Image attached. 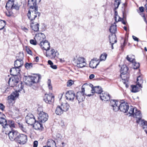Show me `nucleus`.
<instances>
[{
	"mask_svg": "<svg viewBox=\"0 0 147 147\" xmlns=\"http://www.w3.org/2000/svg\"><path fill=\"white\" fill-rule=\"evenodd\" d=\"M110 106L113 111L117 112L119 110L124 113L128 112L130 115L134 113V108L132 106L129 107L125 102H121L114 100H110Z\"/></svg>",
	"mask_w": 147,
	"mask_h": 147,
	"instance_id": "f257e3e1",
	"label": "nucleus"
},
{
	"mask_svg": "<svg viewBox=\"0 0 147 147\" xmlns=\"http://www.w3.org/2000/svg\"><path fill=\"white\" fill-rule=\"evenodd\" d=\"M18 86V88L19 87L20 89L17 90H16L15 92H13L8 97V103L10 105H12L15 102L14 100L16 99V98L18 97L19 96L18 92H20L23 90V92H24V90L23 89V86L22 84H19Z\"/></svg>",
	"mask_w": 147,
	"mask_h": 147,
	"instance_id": "f03ea898",
	"label": "nucleus"
},
{
	"mask_svg": "<svg viewBox=\"0 0 147 147\" xmlns=\"http://www.w3.org/2000/svg\"><path fill=\"white\" fill-rule=\"evenodd\" d=\"M25 81L26 84L31 86L33 84L39 82L40 77L39 76H28L25 77Z\"/></svg>",
	"mask_w": 147,
	"mask_h": 147,
	"instance_id": "7ed1b4c3",
	"label": "nucleus"
},
{
	"mask_svg": "<svg viewBox=\"0 0 147 147\" xmlns=\"http://www.w3.org/2000/svg\"><path fill=\"white\" fill-rule=\"evenodd\" d=\"M40 15V13L38 11V9H30L28 11L27 16L31 22H33V20H34L38 16V18H39Z\"/></svg>",
	"mask_w": 147,
	"mask_h": 147,
	"instance_id": "20e7f679",
	"label": "nucleus"
},
{
	"mask_svg": "<svg viewBox=\"0 0 147 147\" xmlns=\"http://www.w3.org/2000/svg\"><path fill=\"white\" fill-rule=\"evenodd\" d=\"M18 83L19 79L17 77H11L9 79L8 81L9 85L11 87H16V88L18 87V89L16 90L20 89L19 87L18 88V85L21 84H22V83H21L20 84H18V86H17Z\"/></svg>",
	"mask_w": 147,
	"mask_h": 147,
	"instance_id": "39448f33",
	"label": "nucleus"
},
{
	"mask_svg": "<svg viewBox=\"0 0 147 147\" xmlns=\"http://www.w3.org/2000/svg\"><path fill=\"white\" fill-rule=\"evenodd\" d=\"M27 141V136L23 134H19L16 138V141L21 145H24L26 143Z\"/></svg>",
	"mask_w": 147,
	"mask_h": 147,
	"instance_id": "423d86ee",
	"label": "nucleus"
},
{
	"mask_svg": "<svg viewBox=\"0 0 147 147\" xmlns=\"http://www.w3.org/2000/svg\"><path fill=\"white\" fill-rule=\"evenodd\" d=\"M38 118L39 121L42 123H45L48 118V116L46 113L43 111H40L38 112Z\"/></svg>",
	"mask_w": 147,
	"mask_h": 147,
	"instance_id": "0eeeda50",
	"label": "nucleus"
},
{
	"mask_svg": "<svg viewBox=\"0 0 147 147\" xmlns=\"http://www.w3.org/2000/svg\"><path fill=\"white\" fill-rule=\"evenodd\" d=\"M26 122L29 125H32L36 121L34 115L32 114H28L26 117Z\"/></svg>",
	"mask_w": 147,
	"mask_h": 147,
	"instance_id": "6e6552de",
	"label": "nucleus"
},
{
	"mask_svg": "<svg viewBox=\"0 0 147 147\" xmlns=\"http://www.w3.org/2000/svg\"><path fill=\"white\" fill-rule=\"evenodd\" d=\"M88 85H89V86L91 88V92L93 94L96 93L100 94L103 91L102 90V88L99 86H94L91 84H88Z\"/></svg>",
	"mask_w": 147,
	"mask_h": 147,
	"instance_id": "1a4fd4ad",
	"label": "nucleus"
},
{
	"mask_svg": "<svg viewBox=\"0 0 147 147\" xmlns=\"http://www.w3.org/2000/svg\"><path fill=\"white\" fill-rule=\"evenodd\" d=\"M38 2L36 0H28V6L29 7L30 10L38 9V7L37 3Z\"/></svg>",
	"mask_w": 147,
	"mask_h": 147,
	"instance_id": "9d476101",
	"label": "nucleus"
},
{
	"mask_svg": "<svg viewBox=\"0 0 147 147\" xmlns=\"http://www.w3.org/2000/svg\"><path fill=\"white\" fill-rule=\"evenodd\" d=\"M92 95L91 94L86 95V94H83L80 92H77L76 96V99L78 100L79 103H80V102H82L84 100L86 96H90Z\"/></svg>",
	"mask_w": 147,
	"mask_h": 147,
	"instance_id": "9b49d317",
	"label": "nucleus"
},
{
	"mask_svg": "<svg viewBox=\"0 0 147 147\" xmlns=\"http://www.w3.org/2000/svg\"><path fill=\"white\" fill-rule=\"evenodd\" d=\"M77 66L79 68H82L85 67L86 63L84 58L80 57L77 58L76 61Z\"/></svg>",
	"mask_w": 147,
	"mask_h": 147,
	"instance_id": "f8f14e48",
	"label": "nucleus"
},
{
	"mask_svg": "<svg viewBox=\"0 0 147 147\" xmlns=\"http://www.w3.org/2000/svg\"><path fill=\"white\" fill-rule=\"evenodd\" d=\"M19 133L16 131L12 130L9 131L8 133V136L10 140L12 141L16 140V138L18 135Z\"/></svg>",
	"mask_w": 147,
	"mask_h": 147,
	"instance_id": "ddd939ff",
	"label": "nucleus"
},
{
	"mask_svg": "<svg viewBox=\"0 0 147 147\" xmlns=\"http://www.w3.org/2000/svg\"><path fill=\"white\" fill-rule=\"evenodd\" d=\"M65 97L67 100L73 101L76 96L74 92L72 90H69L66 93Z\"/></svg>",
	"mask_w": 147,
	"mask_h": 147,
	"instance_id": "4468645a",
	"label": "nucleus"
},
{
	"mask_svg": "<svg viewBox=\"0 0 147 147\" xmlns=\"http://www.w3.org/2000/svg\"><path fill=\"white\" fill-rule=\"evenodd\" d=\"M40 45L42 49L46 51H48L50 49V43L47 40H45L44 41H41Z\"/></svg>",
	"mask_w": 147,
	"mask_h": 147,
	"instance_id": "2eb2a0df",
	"label": "nucleus"
},
{
	"mask_svg": "<svg viewBox=\"0 0 147 147\" xmlns=\"http://www.w3.org/2000/svg\"><path fill=\"white\" fill-rule=\"evenodd\" d=\"M43 100L46 103L50 104L54 101V97L51 94H46Z\"/></svg>",
	"mask_w": 147,
	"mask_h": 147,
	"instance_id": "dca6fc26",
	"label": "nucleus"
},
{
	"mask_svg": "<svg viewBox=\"0 0 147 147\" xmlns=\"http://www.w3.org/2000/svg\"><path fill=\"white\" fill-rule=\"evenodd\" d=\"M99 96L100 99L102 100L108 101L110 99V97L109 94L102 91L100 93Z\"/></svg>",
	"mask_w": 147,
	"mask_h": 147,
	"instance_id": "f3484780",
	"label": "nucleus"
},
{
	"mask_svg": "<svg viewBox=\"0 0 147 147\" xmlns=\"http://www.w3.org/2000/svg\"><path fill=\"white\" fill-rule=\"evenodd\" d=\"M109 42L111 44L112 49H113V45L117 42V38L115 34H112L109 36Z\"/></svg>",
	"mask_w": 147,
	"mask_h": 147,
	"instance_id": "a211bd4d",
	"label": "nucleus"
},
{
	"mask_svg": "<svg viewBox=\"0 0 147 147\" xmlns=\"http://www.w3.org/2000/svg\"><path fill=\"white\" fill-rule=\"evenodd\" d=\"M20 71V69L19 68L16 67H15L11 68L10 70L11 74L15 76L19 75Z\"/></svg>",
	"mask_w": 147,
	"mask_h": 147,
	"instance_id": "6ab92c4d",
	"label": "nucleus"
},
{
	"mask_svg": "<svg viewBox=\"0 0 147 147\" xmlns=\"http://www.w3.org/2000/svg\"><path fill=\"white\" fill-rule=\"evenodd\" d=\"M120 77L121 78L122 82L123 84L125 85L126 88H128L129 85H128L129 79V76L127 77V75L121 74Z\"/></svg>",
	"mask_w": 147,
	"mask_h": 147,
	"instance_id": "aec40b11",
	"label": "nucleus"
},
{
	"mask_svg": "<svg viewBox=\"0 0 147 147\" xmlns=\"http://www.w3.org/2000/svg\"><path fill=\"white\" fill-rule=\"evenodd\" d=\"M137 123L140 124L143 127V128L145 131V129L147 130V122L144 120H141V118L139 117V120L136 121Z\"/></svg>",
	"mask_w": 147,
	"mask_h": 147,
	"instance_id": "412c9836",
	"label": "nucleus"
},
{
	"mask_svg": "<svg viewBox=\"0 0 147 147\" xmlns=\"http://www.w3.org/2000/svg\"><path fill=\"white\" fill-rule=\"evenodd\" d=\"M32 125L34 129L37 130H42L43 128L42 124L38 121H36Z\"/></svg>",
	"mask_w": 147,
	"mask_h": 147,
	"instance_id": "4be33fe9",
	"label": "nucleus"
},
{
	"mask_svg": "<svg viewBox=\"0 0 147 147\" xmlns=\"http://www.w3.org/2000/svg\"><path fill=\"white\" fill-rule=\"evenodd\" d=\"M48 53V54H47V56L51 57V58L53 59L55 58L56 56V52L55 51V50L54 49H52L50 51H47L46 53Z\"/></svg>",
	"mask_w": 147,
	"mask_h": 147,
	"instance_id": "5701e85b",
	"label": "nucleus"
},
{
	"mask_svg": "<svg viewBox=\"0 0 147 147\" xmlns=\"http://www.w3.org/2000/svg\"><path fill=\"white\" fill-rule=\"evenodd\" d=\"M3 116H5L4 115ZM2 116L3 115L0 116V124L4 128H6L7 122L4 117H2Z\"/></svg>",
	"mask_w": 147,
	"mask_h": 147,
	"instance_id": "b1692460",
	"label": "nucleus"
},
{
	"mask_svg": "<svg viewBox=\"0 0 147 147\" xmlns=\"http://www.w3.org/2000/svg\"><path fill=\"white\" fill-rule=\"evenodd\" d=\"M109 30L110 32L112 34H115V33L117 31V25L115 22L111 25Z\"/></svg>",
	"mask_w": 147,
	"mask_h": 147,
	"instance_id": "393cba45",
	"label": "nucleus"
},
{
	"mask_svg": "<svg viewBox=\"0 0 147 147\" xmlns=\"http://www.w3.org/2000/svg\"><path fill=\"white\" fill-rule=\"evenodd\" d=\"M30 27L32 30L34 31L37 32L38 31L39 29V24L36 23L35 24L33 22H31L30 23Z\"/></svg>",
	"mask_w": 147,
	"mask_h": 147,
	"instance_id": "a878e982",
	"label": "nucleus"
},
{
	"mask_svg": "<svg viewBox=\"0 0 147 147\" xmlns=\"http://www.w3.org/2000/svg\"><path fill=\"white\" fill-rule=\"evenodd\" d=\"M24 64L23 60H16L14 62V66L16 67L20 68Z\"/></svg>",
	"mask_w": 147,
	"mask_h": 147,
	"instance_id": "bb28decb",
	"label": "nucleus"
},
{
	"mask_svg": "<svg viewBox=\"0 0 147 147\" xmlns=\"http://www.w3.org/2000/svg\"><path fill=\"white\" fill-rule=\"evenodd\" d=\"M13 3V0H9L6 3L5 6L6 9L7 10L10 9H12Z\"/></svg>",
	"mask_w": 147,
	"mask_h": 147,
	"instance_id": "cd10ccee",
	"label": "nucleus"
},
{
	"mask_svg": "<svg viewBox=\"0 0 147 147\" xmlns=\"http://www.w3.org/2000/svg\"><path fill=\"white\" fill-rule=\"evenodd\" d=\"M56 145L55 141L51 139L48 140L47 142V145L48 147H56Z\"/></svg>",
	"mask_w": 147,
	"mask_h": 147,
	"instance_id": "c85d7f7f",
	"label": "nucleus"
},
{
	"mask_svg": "<svg viewBox=\"0 0 147 147\" xmlns=\"http://www.w3.org/2000/svg\"><path fill=\"white\" fill-rule=\"evenodd\" d=\"M134 108V109H135V113H134L131 115H133L134 116V115H135V116H136V117L138 119L137 120V121L139 120V117L141 118V120H142L141 119L142 117L140 111L139 110H138L136 108Z\"/></svg>",
	"mask_w": 147,
	"mask_h": 147,
	"instance_id": "c756f323",
	"label": "nucleus"
},
{
	"mask_svg": "<svg viewBox=\"0 0 147 147\" xmlns=\"http://www.w3.org/2000/svg\"><path fill=\"white\" fill-rule=\"evenodd\" d=\"M128 69V67L126 65H123L121 67L120 70L121 74H126Z\"/></svg>",
	"mask_w": 147,
	"mask_h": 147,
	"instance_id": "7c9ffc66",
	"label": "nucleus"
},
{
	"mask_svg": "<svg viewBox=\"0 0 147 147\" xmlns=\"http://www.w3.org/2000/svg\"><path fill=\"white\" fill-rule=\"evenodd\" d=\"M143 82V81L141 76H138L137 79V85H138L139 87L142 88V84Z\"/></svg>",
	"mask_w": 147,
	"mask_h": 147,
	"instance_id": "2f4dec72",
	"label": "nucleus"
},
{
	"mask_svg": "<svg viewBox=\"0 0 147 147\" xmlns=\"http://www.w3.org/2000/svg\"><path fill=\"white\" fill-rule=\"evenodd\" d=\"M99 63V62L97 63L96 62L94 61V59H92L90 63L89 67L93 69L96 68Z\"/></svg>",
	"mask_w": 147,
	"mask_h": 147,
	"instance_id": "473e14b6",
	"label": "nucleus"
},
{
	"mask_svg": "<svg viewBox=\"0 0 147 147\" xmlns=\"http://www.w3.org/2000/svg\"><path fill=\"white\" fill-rule=\"evenodd\" d=\"M61 106L63 112L67 111L70 107L69 104L67 103L62 104Z\"/></svg>",
	"mask_w": 147,
	"mask_h": 147,
	"instance_id": "72a5a7b5",
	"label": "nucleus"
},
{
	"mask_svg": "<svg viewBox=\"0 0 147 147\" xmlns=\"http://www.w3.org/2000/svg\"><path fill=\"white\" fill-rule=\"evenodd\" d=\"M15 124L14 122L12 120H9L7 123L6 127L10 128L15 127Z\"/></svg>",
	"mask_w": 147,
	"mask_h": 147,
	"instance_id": "f704fd0d",
	"label": "nucleus"
},
{
	"mask_svg": "<svg viewBox=\"0 0 147 147\" xmlns=\"http://www.w3.org/2000/svg\"><path fill=\"white\" fill-rule=\"evenodd\" d=\"M63 111L61 106H57L55 110L56 114L58 115H60L63 113Z\"/></svg>",
	"mask_w": 147,
	"mask_h": 147,
	"instance_id": "c9c22d12",
	"label": "nucleus"
},
{
	"mask_svg": "<svg viewBox=\"0 0 147 147\" xmlns=\"http://www.w3.org/2000/svg\"><path fill=\"white\" fill-rule=\"evenodd\" d=\"M18 126L22 131L25 133L26 132L27 130L26 128L25 125H24L22 123H18Z\"/></svg>",
	"mask_w": 147,
	"mask_h": 147,
	"instance_id": "e433bc0d",
	"label": "nucleus"
},
{
	"mask_svg": "<svg viewBox=\"0 0 147 147\" xmlns=\"http://www.w3.org/2000/svg\"><path fill=\"white\" fill-rule=\"evenodd\" d=\"M9 88L8 86L6 85H3L2 86L1 88V91L3 93L7 92L9 91Z\"/></svg>",
	"mask_w": 147,
	"mask_h": 147,
	"instance_id": "4c0bfd02",
	"label": "nucleus"
},
{
	"mask_svg": "<svg viewBox=\"0 0 147 147\" xmlns=\"http://www.w3.org/2000/svg\"><path fill=\"white\" fill-rule=\"evenodd\" d=\"M6 25V22L5 20H0V30L3 29Z\"/></svg>",
	"mask_w": 147,
	"mask_h": 147,
	"instance_id": "58836bf2",
	"label": "nucleus"
},
{
	"mask_svg": "<svg viewBox=\"0 0 147 147\" xmlns=\"http://www.w3.org/2000/svg\"><path fill=\"white\" fill-rule=\"evenodd\" d=\"M131 87L132 89L131 90L133 92H136L139 91V88L136 85H132Z\"/></svg>",
	"mask_w": 147,
	"mask_h": 147,
	"instance_id": "ea45409f",
	"label": "nucleus"
},
{
	"mask_svg": "<svg viewBox=\"0 0 147 147\" xmlns=\"http://www.w3.org/2000/svg\"><path fill=\"white\" fill-rule=\"evenodd\" d=\"M24 55L23 53H20L16 56V60H23Z\"/></svg>",
	"mask_w": 147,
	"mask_h": 147,
	"instance_id": "a19ab883",
	"label": "nucleus"
},
{
	"mask_svg": "<svg viewBox=\"0 0 147 147\" xmlns=\"http://www.w3.org/2000/svg\"><path fill=\"white\" fill-rule=\"evenodd\" d=\"M88 86H89V85H88V84H84L82 87L81 91L79 92H80L81 93H82L83 94H86L84 93V92L85 91V88L87 87Z\"/></svg>",
	"mask_w": 147,
	"mask_h": 147,
	"instance_id": "79ce46f5",
	"label": "nucleus"
},
{
	"mask_svg": "<svg viewBox=\"0 0 147 147\" xmlns=\"http://www.w3.org/2000/svg\"><path fill=\"white\" fill-rule=\"evenodd\" d=\"M107 56V54L105 53L102 54L100 57V61H105L106 59Z\"/></svg>",
	"mask_w": 147,
	"mask_h": 147,
	"instance_id": "37998d69",
	"label": "nucleus"
},
{
	"mask_svg": "<svg viewBox=\"0 0 147 147\" xmlns=\"http://www.w3.org/2000/svg\"><path fill=\"white\" fill-rule=\"evenodd\" d=\"M120 0H115L114 5L115 7V9H117L121 3Z\"/></svg>",
	"mask_w": 147,
	"mask_h": 147,
	"instance_id": "c03bdc74",
	"label": "nucleus"
},
{
	"mask_svg": "<svg viewBox=\"0 0 147 147\" xmlns=\"http://www.w3.org/2000/svg\"><path fill=\"white\" fill-rule=\"evenodd\" d=\"M48 63L50 65L51 68L54 69H57V66L56 65H54L53 62L51 60H49L48 61Z\"/></svg>",
	"mask_w": 147,
	"mask_h": 147,
	"instance_id": "a18cd8bd",
	"label": "nucleus"
},
{
	"mask_svg": "<svg viewBox=\"0 0 147 147\" xmlns=\"http://www.w3.org/2000/svg\"><path fill=\"white\" fill-rule=\"evenodd\" d=\"M20 5L18 3L14 4L13 3L12 9H15L17 10H19L20 9Z\"/></svg>",
	"mask_w": 147,
	"mask_h": 147,
	"instance_id": "49530a36",
	"label": "nucleus"
},
{
	"mask_svg": "<svg viewBox=\"0 0 147 147\" xmlns=\"http://www.w3.org/2000/svg\"><path fill=\"white\" fill-rule=\"evenodd\" d=\"M126 59L127 61L133 63L135 61V59L132 58L130 55H127L126 57Z\"/></svg>",
	"mask_w": 147,
	"mask_h": 147,
	"instance_id": "de8ad7c7",
	"label": "nucleus"
},
{
	"mask_svg": "<svg viewBox=\"0 0 147 147\" xmlns=\"http://www.w3.org/2000/svg\"><path fill=\"white\" fill-rule=\"evenodd\" d=\"M32 65L33 64L31 63H26L25 64V67L27 69H28L32 67Z\"/></svg>",
	"mask_w": 147,
	"mask_h": 147,
	"instance_id": "09e8293b",
	"label": "nucleus"
},
{
	"mask_svg": "<svg viewBox=\"0 0 147 147\" xmlns=\"http://www.w3.org/2000/svg\"><path fill=\"white\" fill-rule=\"evenodd\" d=\"M133 65H134V68L135 69H137L139 68L140 67V64L139 63H137L134 61V62Z\"/></svg>",
	"mask_w": 147,
	"mask_h": 147,
	"instance_id": "8fccbe9b",
	"label": "nucleus"
},
{
	"mask_svg": "<svg viewBox=\"0 0 147 147\" xmlns=\"http://www.w3.org/2000/svg\"><path fill=\"white\" fill-rule=\"evenodd\" d=\"M73 83V81L72 80H68L67 82V86L68 87L71 86Z\"/></svg>",
	"mask_w": 147,
	"mask_h": 147,
	"instance_id": "3c124183",
	"label": "nucleus"
},
{
	"mask_svg": "<svg viewBox=\"0 0 147 147\" xmlns=\"http://www.w3.org/2000/svg\"><path fill=\"white\" fill-rule=\"evenodd\" d=\"M30 44L34 45H36L37 44V42L36 41V40H34L33 39L31 40H30Z\"/></svg>",
	"mask_w": 147,
	"mask_h": 147,
	"instance_id": "603ef678",
	"label": "nucleus"
},
{
	"mask_svg": "<svg viewBox=\"0 0 147 147\" xmlns=\"http://www.w3.org/2000/svg\"><path fill=\"white\" fill-rule=\"evenodd\" d=\"M5 108V106L2 103H0V109L3 111Z\"/></svg>",
	"mask_w": 147,
	"mask_h": 147,
	"instance_id": "864d4df0",
	"label": "nucleus"
},
{
	"mask_svg": "<svg viewBox=\"0 0 147 147\" xmlns=\"http://www.w3.org/2000/svg\"><path fill=\"white\" fill-rule=\"evenodd\" d=\"M38 36H39V37H42L43 39L45 38H46L45 35L43 33H38Z\"/></svg>",
	"mask_w": 147,
	"mask_h": 147,
	"instance_id": "5fc2aeb1",
	"label": "nucleus"
},
{
	"mask_svg": "<svg viewBox=\"0 0 147 147\" xmlns=\"http://www.w3.org/2000/svg\"><path fill=\"white\" fill-rule=\"evenodd\" d=\"M118 16L117 11H115L114 18L116 22H117V16L118 17Z\"/></svg>",
	"mask_w": 147,
	"mask_h": 147,
	"instance_id": "6e6d98bb",
	"label": "nucleus"
},
{
	"mask_svg": "<svg viewBox=\"0 0 147 147\" xmlns=\"http://www.w3.org/2000/svg\"><path fill=\"white\" fill-rule=\"evenodd\" d=\"M26 51L27 53L30 55H32V52L28 48H26Z\"/></svg>",
	"mask_w": 147,
	"mask_h": 147,
	"instance_id": "4d7b16f0",
	"label": "nucleus"
},
{
	"mask_svg": "<svg viewBox=\"0 0 147 147\" xmlns=\"http://www.w3.org/2000/svg\"><path fill=\"white\" fill-rule=\"evenodd\" d=\"M38 145V142L35 141L33 143V147H37Z\"/></svg>",
	"mask_w": 147,
	"mask_h": 147,
	"instance_id": "13d9d810",
	"label": "nucleus"
},
{
	"mask_svg": "<svg viewBox=\"0 0 147 147\" xmlns=\"http://www.w3.org/2000/svg\"><path fill=\"white\" fill-rule=\"evenodd\" d=\"M132 38L135 41H136L138 42L139 39L138 38L135 36H133Z\"/></svg>",
	"mask_w": 147,
	"mask_h": 147,
	"instance_id": "bf43d9fd",
	"label": "nucleus"
},
{
	"mask_svg": "<svg viewBox=\"0 0 147 147\" xmlns=\"http://www.w3.org/2000/svg\"><path fill=\"white\" fill-rule=\"evenodd\" d=\"M118 17V19L117 20V22H116L115 21V23H117V22H119V21H121L122 20V19H123V18H122L121 17H120L119 16H118V17Z\"/></svg>",
	"mask_w": 147,
	"mask_h": 147,
	"instance_id": "052dcab7",
	"label": "nucleus"
},
{
	"mask_svg": "<svg viewBox=\"0 0 147 147\" xmlns=\"http://www.w3.org/2000/svg\"><path fill=\"white\" fill-rule=\"evenodd\" d=\"M139 9L140 11L141 12H143L144 11V8L143 7H139Z\"/></svg>",
	"mask_w": 147,
	"mask_h": 147,
	"instance_id": "680f3d73",
	"label": "nucleus"
},
{
	"mask_svg": "<svg viewBox=\"0 0 147 147\" xmlns=\"http://www.w3.org/2000/svg\"><path fill=\"white\" fill-rule=\"evenodd\" d=\"M94 77V75L93 74H91L89 77L90 79H92Z\"/></svg>",
	"mask_w": 147,
	"mask_h": 147,
	"instance_id": "e2e57ef3",
	"label": "nucleus"
},
{
	"mask_svg": "<svg viewBox=\"0 0 147 147\" xmlns=\"http://www.w3.org/2000/svg\"><path fill=\"white\" fill-rule=\"evenodd\" d=\"M125 40H124V41H123V45H121V49H122L124 47L125 45Z\"/></svg>",
	"mask_w": 147,
	"mask_h": 147,
	"instance_id": "0e129e2a",
	"label": "nucleus"
},
{
	"mask_svg": "<svg viewBox=\"0 0 147 147\" xmlns=\"http://www.w3.org/2000/svg\"><path fill=\"white\" fill-rule=\"evenodd\" d=\"M61 123H60V125L62 126L63 127V126H64V122L63 121H61Z\"/></svg>",
	"mask_w": 147,
	"mask_h": 147,
	"instance_id": "69168bd1",
	"label": "nucleus"
},
{
	"mask_svg": "<svg viewBox=\"0 0 147 147\" xmlns=\"http://www.w3.org/2000/svg\"><path fill=\"white\" fill-rule=\"evenodd\" d=\"M122 23L123 24H126V22H125V21L123 19H122V20L121 21Z\"/></svg>",
	"mask_w": 147,
	"mask_h": 147,
	"instance_id": "338daca9",
	"label": "nucleus"
},
{
	"mask_svg": "<svg viewBox=\"0 0 147 147\" xmlns=\"http://www.w3.org/2000/svg\"><path fill=\"white\" fill-rule=\"evenodd\" d=\"M47 83H48V84H49V85L51 84V80L50 79H48Z\"/></svg>",
	"mask_w": 147,
	"mask_h": 147,
	"instance_id": "774afa93",
	"label": "nucleus"
}]
</instances>
